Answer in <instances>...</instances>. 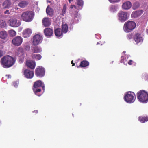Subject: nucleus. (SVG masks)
<instances>
[{
  "mask_svg": "<svg viewBox=\"0 0 148 148\" xmlns=\"http://www.w3.org/2000/svg\"><path fill=\"white\" fill-rule=\"evenodd\" d=\"M127 59L125 58V59H124V57L122 56L121 57V62L127 65Z\"/></svg>",
  "mask_w": 148,
  "mask_h": 148,
  "instance_id": "obj_36",
  "label": "nucleus"
},
{
  "mask_svg": "<svg viewBox=\"0 0 148 148\" xmlns=\"http://www.w3.org/2000/svg\"><path fill=\"white\" fill-rule=\"evenodd\" d=\"M133 36L132 34H129V35H128L127 38L129 39H131L132 38Z\"/></svg>",
  "mask_w": 148,
  "mask_h": 148,
  "instance_id": "obj_41",
  "label": "nucleus"
},
{
  "mask_svg": "<svg viewBox=\"0 0 148 148\" xmlns=\"http://www.w3.org/2000/svg\"><path fill=\"white\" fill-rule=\"evenodd\" d=\"M143 12L142 10H137L133 12L131 14L132 18H136L140 16L143 13Z\"/></svg>",
  "mask_w": 148,
  "mask_h": 148,
  "instance_id": "obj_18",
  "label": "nucleus"
},
{
  "mask_svg": "<svg viewBox=\"0 0 148 148\" xmlns=\"http://www.w3.org/2000/svg\"><path fill=\"white\" fill-rule=\"evenodd\" d=\"M62 28L63 33H66L68 31V27L66 24H63L62 25Z\"/></svg>",
  "mask_w": 148,
  "mask_h": 148,
  "instance_id": "obj_28",
  "label": "nucleus"
},
{
  "mask_svg": "<svg viewBox=\"0 0 148 148\" xmlns=\"http://www.w3.org/2000/svg\"><path fill=\"white\" fill-rule=\"evenodd\" d=\"M71 63L73 64L72 66H73L75 65V64L73 63V60L71 61Z\"/></svg>",
  "mask_w": 148,
  "mask_h": 148,
  "instance_id": "obj_48",
  "label": "nucleus"
},
{
  "mask_svg": "<svg viewBox=\"0 0 148 148\" xmlns=\"http://www.w3.org/2000/svg\"><path fill=\"white\" fill-rule=\"evenodd\" d=\"M24 50L22 48L19 47L18 49L17 52L18 56L23 58L24 56Z\"/></svg>",
  "mask_w": 148,
  "mask_h": 148,
  "instance_id": "obj_22",
  "label": "nucleus"
},
{
  "mask_svg": "<svg viewBox=\"0 0 148 148\" xmlns=\"http://www.w3.org/2000/svg\"><path fill=\"white\" fill-rule=\"evenodd\" d=\"M146 32H147V34H148V27L147 28Z\"/></svg>",
  "mask_w": 148,
  "mask_h": 148,
  "instance_id": "obj_49",
  "label": "nucleus"
},
{
  "mask_svg": "<svg viewBox=\"0 0 148 148\" xmlns=\"http://www.w3.org/2000/svg\"><path fill=\"white\" fill-rule=\"evenodd\" d=\"M35 74L37 77H43L45 74V69L41 66L37 67L35 69Z\"/></svg>",
  "mask_w": 148,
  "mask_h": 148,
  "instance_id": "obj_11",
  "label": "nucleus"
},
{
  "mask_svg": "<svg viewBox=\"0 0 148 148\" xmlns=\"http://www.w3.org/2000/svg\"><path fill=\"white\" fill-rule=\"evenodd\" d=\"M110 10L112 12H114L117 11V8L115 5H112L110 8Z\"/></svg>",
  "mask_w": 148,
  "mask_h": 148,
  "instance_id": "obj_33",
  "label": "nucleus"
},
{
  "mask_svg": "<svg viewBox=\"0 0 148 148\" xmlns=\"http://www.w3.org/2000/svg\"><path fill=\"white\" fill-rule=\"evenodd\" d=\"M96 37L97 39L100 38V35L99 34L96 35Z\"/></svg>",
  "mask_w": 148,
  "mask_h": 148,
  "instance_id": "obj_45",
  "label": "nucleus"
},
{
  "mask_svg": "<svg viewBox=\"0 0 148 148\" xmlns=\"http://www.w3.org/2000/svg\"><path fill=\"white\" fill-rule=\"evenodd\" d=\"M132 7V4L129 1H126L123 3L122 5V8L125 10L130 9Z\"/></svg>",
  "mask_w": 148,
  "mask_h": 148,
  "instance_id": "obj_19",
  "label": "nucleus"
},
{
  "mask_svg": "<svg viewBox=\"0 0 148 148\" xmlns=\"http://www.w3.org/2000/svg\"><path fill=\"white\" fill-rule=\"evenodd\" d=\"M32 58L37 60H40L42 58V56L40 54H32Z\"/></svg>",
  "mask_w": 148,
  "mask_h": 148,
  "instance_id": "obj_27",
  "label": "nucleus"
},
{
  "mask_svg": "<svg viewBox=\"0 0 148 148\" xmlns=\"http://www.w3.org/2000/svg\"><path fill=\"white\" fill-rule=\"evenodd\" d=\"M6 25V23L3 20L0 21V27H4Z\"/></svg>",
  "mask_w": 148,
  "mask_h": 148,
  "instance_id": "obj_37",
  "label": "nucleus"
},
{
  "mask_svg": "<svg viewBox=\"0 0 148 148\" xmlns=\"http://www.w3.org/2000/svg\"><path fill=\"white\" fill-rule=\"evenodd\" d=\"M136 98L135 94L132 92H128L125 95L124 99L125 101L128 103H133Z\"/></svg>",
  "mask_w": 148,
  "mask_h": 148,
  "instance_id": "obj_6",
  "label": "nucleus"
},
{
  "mask_svg": "<svg viewBox=\"0 0 148 148\" xmlns=\"http://www.w3.org/2000/svg\"><path fill=\"white\" fill-rule=\"evenodd\" d=\"M44 32L45 36L48 38L50 37L53 33V30L49 28L45 29L44 30Z\"/></svg>",
  "mask_w": 148,
  "mask_h": 148,
  "instance_id": "obj_15",
  "label": "nucleus"
},
{
  "mask_svg": "<svg viewBox=\"0 0 148 148\" xmlns=\"http://www.w3.org/2000/svg\"><path fill=\"white\" fill-rule=\"evenodd\" d=\"M18 83L19 82H18V81L14 82L13 83V85H14V87H15V88H17L18 86Z\"/></svg>",
  "mask_w": 148,
  "mask_h": 148,
  "instance_id": "obj_40",
  "label": "nucleus"
},
{
  "mask_svg": "<svg viewBox=\"0 0 148 148\" xmlns=\"http://www.w3.org/2000/svg\"><path fill=\"white\" fill-rule=\"evenodd\" d=\"M66 5L65 4L63 7V9L62 10V14L63 16L64 15L66 12Z\"/></svg>",
  "mask_w": 148,
  "mask_h": 148,
  "instance_id": "obj_38",
  "label": "nucleus"
},
{
  "mask_svg": "<svg viewBox=\"0 0 148 148\" xmlns=\"http://www.w3.org/2000/svg\"><path fill=\"white\" fill-rule=\"evenodd\" d=\"M32 33V31L30 29L27 28L23 31V35L24 38H27L30 36Z\"/></svg>",
  "mask_w": 148,
  "mask_h": 148,
  "instance_id": "obj_16",
  "label": "nucleus"
},
{
  "mask_svg": "<svg viewBox=\"0 0 148 148\" xmlns=\"http://www.w3.org/2000/svg\"><path fill=\"white\" fill-rule=\"evenodd\" d=\"M8 23L10 26L13 27H18L21 25L20 21H17L15 18L10 19L8 21Z\"/></svg>",
  "mask_w": 148,
  "mask_h": 148,
  "instance_id": "obj_12",
  "label": "nucleus"
},
{
  "mask_svg": "<svg viewBox=\"0 0 148 148\" xmlns=\"http://www.w3.org/2000/svg\"><path fill=\"white\" fill-rule=\"evenodd\" d=\"M136 26V23L133 21H128L125 22L123 26L124 31L128 33L132 31Z\"/></svg>",
  "mask_w": 148,
  "mask_h": 148,
  "instance_id": "obj_5",
  "label": "nucleus"
},
{
  "mask_svg": "<svg viewBox=\"0 0 148 148\" xmlns=\"http://www.w3.org/2000/svg\"><path fill=\"white\" fill-rule=\"evenodd\" d=\"M22 38L19 36H17L14 38L12 40V43L16 46H19L22 43Z\"/></svg>",
  "mask_w": 148,
  "mask_h": 148,
  "instance_id": "obj_13",
  "label": "nucleus"
},
{
  "mask_svg": "<svg viewBox=\"0 0 148 148\" xmlns=\"http://www.w3.org/2000/svg\"><path fill=\"white\" fill-rule=\"evenodd\" d=\"M24 74L26 78L31 79L34 76V73L33 71L27 69L25 70Z\"/></svg>",
  "mask_w": 148,
  "mask_h": 148,
  "instance_id": "obj_14",
  "label": "nucleus"
},
{
  "mask_svg": "<svg viewBox=\"0 0 148 148\" xmlns=\"http://www.w3.org/2000/svg\"><path fill=\"white\" fill-rule=\"evenodd\" d=\"M118 20L121 22H123L127 19V14L126 12L120 11L118 14Z\"/></svg>",
  "mask_w": 148,
  "mask_h": 148,
  "instance_id": "obj_10",
  "label": "nucleus"
},
{
  "mask_svg": "<svg viewBox=\"0 0 148 148\" xmlns=\"http://www.w3.org/2000/svg\"><path fill=\"white\" fill-rule=\"evenodd\" d=\"M144 38L141 34L137 33L133 36V39L137 45L141 44L143 41Z\"/></svg>",
  "mask_w": 148,
  "mask_h": 148,
  "instance_id": "obj_9",
  "label": "nucleus"
},
{
  "mask_svg": "<svg viewBox=\"0 0 148 148\" xmlns=\"http://www.w3.org/2000/svg\"><path fill=\"white\" fill-rule=\"evenodd\" d=\"M89 62L86 61H83L81 62L80 66L82 67H86L89 65Z\"/></svg>",
  "mask_w": 148,
  "mask_h": 148,
  "instance_id": "obj_32",
  "label": "nucleus"
},
{
  "mask_svg": "<svg viewBox=\"0 0 148 148\" xmlns=\"http://www.w3.org/2000/svg\"><path fill=\"white\" fill-rule=\"evenodd\" d=\"M8 36L7 32L5 31L0 32V38L2 39H5Z\"/></svg>",
  "mask_w": 148,
  "mask_h": 148,
  "instance_id": "obj_24",
  "label": "nucleus"
},
{
  "mask_svg": "<svg viewBox=\"0 0 148 148\" xmlns=\"http://www.w3.org/2000/svg\"><path fill=\"white\" fill-rule=\"evenodd\" d=\"M23 61V59H22V60H20V62H21V63H22Z\"/></svg>",
  "mask_w": 148,
  "mask_h": 148,
  "instance_id": "obj_52",
  "label": "nucleus"
},
{
  "mask_svg": "<svg viewBox=\"0 0 148 148\" xmlns=\"http://www.w3.org/2000/svg\"><path fill=\"white\" fill-rule=\"evenodd\" d=\"M28 4V3L27 1H23L20 2L18 4V5L21 8H24Z\"/></svg>",
  "mask_w": 148,
  "mask_h": 148,
  "instance_id": "obj_30",
  "label": "nucleus"
},
{
  "mask_svg": "<svg viewBox=\"0 0 148 148\" xmlns=\"http://www.w3.org/2000/svg\"><path fill=\"white\" fill-rule=\"evenodd\" d=\"M38 112V111L37 110H35L33 112H36V113H37Z\"/></svg>",
  "mask_w": 148,
  "mask_h": 148,
  "instance_id": "obj_51",
  "label": "nucleus"
},
{
  "mask_svg": "<svg viewBox=\"0 0 148 148\" xmlns=\"http://www.w3.org/2000/svg\"><path fill=\"white\" fill-rule=\"evenodd\" d=\"M46 12L47 14L50 16H51L53 13V9L48 6L46 9Z\"/></svg>",
  "mask_w": 148,
  "mask_h": 148,
  "instance_id": "obj_25",
  "label": "nucleus"
},
{
  "mask_svg": "<svg viewBox=\"0 0 148 148\" xmlns=\"http://www.w3.org/2000/svg\"><path fill=\"white\" fill-rule=\"evenodd\" d=\"M23 47L26 51H29L30 49L29 43V42H25L23 44Z\"/></svg>",
  "mask_w": 148,
  "mask_h": 148,
  "instance_id": "obj_29",
  "label": "nucleus"
},
{
  "mask_svg": "<svg viewBox=\"0 0 148 148\" xmlns=\"http://www.w3.org/2000/svg\"><path fill=\"white\" fill-rule=\"evenodd\" d=\"M43 39L41 35L37 34L34 35L33 38L32 43L34 45H36L41 43Z\"/></svg>",
  "mask_w": 148,
  "mask_h": 148,
  "instance_id": "obj_8",
  "label": "nucleus"
},
{
  "mask_svg": "<svg viewBox=\"0 0 148 148\" xmlns=\"http://www.w3.org/2000/svg\"><path fill=\"white\" fill-rule=\"evenodd\" d=\"M133 62V61L131 60H130L129 62H128V63L129 65H131L132 64V62Z\"/></svg>",
  "mask_w": 148,
  "mask_h": 148,
  "instance_id": "obj_46",
  "label": "nucleus"
},
{
  "mask_svg": "<svg viewBox=\"0 0 148 148\" xmlns=\"http://www.w3.org/2000/svg\"><path fill=\"white\" fill-rule=\"evenodd\" d=\"M77 4L78 6V8L75 5H71L70 6V8L71 9H74V12H75L74 14L75 15L74 19L75 23L78 22L79 19L80 17L79 15L78 14V12L82 7L83 5V2L82 0H77Z\"/></svg>",
  "mask_w": 148,
  "mask_h": 148,
  "instance_id": "obj_2",
  "label": "nucleus"
},
{
  "mask_svg": "<svg viewBox=\"0 0 148 148\" xmlns=\"http://www.w3.org/2000/svg\"><path fill=\"white\" fill-rule=\"evenodd\" d=\"M34 16V13L31 11L24 12L22 13L21 15L23 20L27 22L31 21L33 19Z\"/></svg>",
  "mask_w": 148,
  "mask_h": 148,
  "instance_id": "obj_7",
  "label": "nucleus"
},
{
  "mask_svg": "<svg viewBox=\"0 0 148 148\" xmlns=\"http://www.w3.org/2000/svg\"><path fill=\"white\" fill-rule=\"evenodd\" d=\"M11 4V2L8 0L5 1L3 4V8H8Z\"/></svg>",
  "mask_w": 148,
  "mask_h": 148,
  "instance_id": "obj_26",
  "label": "nucleus"
},
{
  "mask_svg": "<svg viewBox=\"0 0 148 148\" xmlns=\"http://www.w3.org/2000/svg\"><path fill=\"white\" fill-rule=\"evenodd\" d=\"M32 50L34 53H40L42 51L41 47L37 46L32 47Z\"/></svg>",
  "mask_w": 148,
  "mask_h": 148,
  "instance_id": "obj_20",
  "label": "nucleus"
},
{
  "mask_svg": "<svg viewBox=\"0 0 148 148\" xmlns=\"http://www.w3.org/2000/svg\"><path fill=\"white\" fill-rule=\"evenodd\" d=\"M139 120L142 123H144L148 121V117H140Z\"/></svg>",
  "mask_w": 148,
  "mask_h": 148,
  "instance_id": "obj_31",
  "label": "nucleus"
},
{
  "mask_svg": "<svg viewBox=\"0 0 148 148\" xmlns=\"http://www.w3.org/2000/svg\"><path fill=\"white\" fill-rule=\"evenodd\" d=\"M140 5V3L138 2H135L133 4L132 8L134 10H135Z\"/></svg>",
  "mask_w": 148,
  "mask_h": 148,
  "instance_id": "obj_35",
  "label": "nucleus"
},
{
  "mask_svg": "<svg viewBox=\"0 0 148 148\" xmlns=\"http://www.w3.org/2000/svg\"><path fill=\"white\" fill-rule=\"evenodd\" d=\"M99 44V43L98 42L97 43V45H98V44Z\"/></svg>",
  "mask_w": 148,
  "mask_h": 148,
  "instance_id": "obj_54",
  "label": "nucleus"
},
{
  "mask_svg": "<svg viewBox=\"0 0 148 148\" xmlns=\"http://www.w3.org/2000/svg\"><path fill=\"white\" fill-rule=\"evenodd\" d=\"M110 2L112 3H115L119 2L120 0H108Z\"/></svg>",
  "mask_w": 148,
  "mask_h": 148,
  "instance_id": "obj_39",
  "label": "nucleus"
},
{
  "mask_svg": "<svg viewBox=\"0 0 148 148\" xmlns=\"http://www.w3.org/2000/svg\"><path fill=\"white\" fill-rule=\"evenodd\" d=\"M69 0V3H71V2H72L73 1V0Z\"/></svg>",
  "mask_w": 148,
  "mask_h": 148,
  "instance_id": "obj_50",
  "label": "nucleus"
},
{
  "mask_svg": "<svg viewBox=\"0 0 148 148\" xmlns=\"http://www.w3.org/2000/svg\"><path fill=\"white\" fill-rule=\"evenodd\" d=\"M3 55V52L2 51L0 50V58Z\"/></svg>",
  "mask_w": 148,
  "mask_h": 148,
  "instance_id": "obj_44",
  "label": "nucleus"
},
{
  "mask_svg": "<svg viewBox=\"0 0 148 148\" xmlns=\"http://www.w3.org/2000/svg\"><path fill=\"white\" fill-rule=\"evenodd\" d=\"M40 87L42 88L44 91L45 89V86L44 84L42 82L39 80L34 82L33 90L35 94L38 96L41 95V94H39V93L40 92L41 90Z\"/></svg>",
  "mask_w": 148,
  "mask_h": 148,
  "instance_id": "obj_3",
  "label": "nucleus"
},
{
  "mask_svg": "<svg viewBox=\"0 0 148 148\" xmlns=\"http://www.w3.org/2000/svg\"><path fill=\"white\" fill-rule=\"evenodd\" d=\"M16 61L15 58L7 55L3 57L1 61L2 66L5 68H8L14 65Z\"/></svg>",
  "mask_w": 148,
  "mask_h": 148,
  "instance_id": "obj_1",
  "label": "nucleus"
},
{
  "mask_svg": "<svg viewBox=\"0 0 148 148\" xmlns=\"http://www.w3.org/2000/svg\"><path fill=\"white\" fill-rule=\"evenodd\" d=\"M6 76L8 78H11V76L10 75H6Z\"/></svg>",
  "mask_w": 148,
  "mask_h": 148,
  "instance_id": "obj_47",
  "label": "nucleus"
},
{
  "mask_svg": "<svg viewBox=\"0 0 148 148\" xmlns=\"http://www.w3.org/2000/svg\"><path fill=\"white\" fill-rule=\"evenodd\" d=\"M4 13L5 14H10V12L8 10H7L6 11L4 12Z\"/></svg>",
  "mask_w": 148,
  "mask_h": 148,
  "instance_id": "obj_43",
  "label": "nucleus"
},
{
  "mask_svg": "<svg viewBox=\"0 0 148 148\" xmlns=\"http://www.w3.org/2000/svg\"><path fill=\"white\" fill-rule=\"evenodd\" d=\"M26 64L27 66L31 69H34L36 66V63L34 61L28 60L26 62Z\"/></svg>",
  "mask_w": 148,
  "mask_h": 148,
  "instance_id": "obj_17",
  "label": "nucleus"
},
{
  "mask_svg": "<svg viewBox=\"0 0 148 148\" xmlns=\"http://www.w3.org/2000/svg\"><path fill=\"white\" fill-rule=\"evenodd\" d=\"M42 23L45 27H48L51 24L49 19L47 18H44L42 21Z\"/></svg>",
  "mask_w": 148,
  "mask_h": 148,
  "instance_id": "obj_23",
  "label": "nucleus"
},
{
  "mask_svg": "<svg viewBox=\"0 0 148 148\" xmlns=\"http://www.w3.org/2000/svg\"><path fill=\"white\" fill-rule=\"evenodd\" d=\"M123 53H125V51H124L123 52Z\"/></svg>",
  "mask_w": 148,
  "mask_h": 148,
  "instance_id": "obj_53",
  "label": "nucleus"
},
{
  "mask_svg": "<svg viewBox=\"0 0 148 148\" xmlns=\"http://www.w3.org/2000/svg\"><path fill=\"white\" fill-rule=\"evenodd\" d=\"M139 101L143 103H147L148 102V93L144 90H141L137 94Z\"/></svg>",
  "mask_w": 148,
  "mask_h": 148,
  "instance_id": "obj_4",
  "label": "nucleus"
},
{
  "mask_svg": "<svg viewBox=\"0 0 148 148\" xmlns=\"http://www.w3.org/2000/svg\"><path fill=\"white\" fill-rule=\"evenodd\" d=\"M144 77L146 80H148V74H145L144 75Z\"/></svg>",
  "mask_w": 148,
  "mask_h": 148,
  "instance_id": "obj_42",
  "label": "nucleus"
},
{
  "mask_svg": "<svg viewBox=\"0 0 148 148\" xmlns=\"http://www.w3.org/2000/svg\"><path fill=\"white\" fill-rule=\"evenodd\" d=\"M9 34L12 36H14L16 34V32L13 30H10L8 31Z\"/></svg>",
  "mask_w": 148,
  "mask_h": 148,
  "instance_id": "obj_34",
  "label": "nucleus"
},
{
  "mask_svg": "<svg viewBox=\"0 0 148 148\" xmlns=\"http://www.w3.org/2000/svg\"><path fill=\"white\" fill-rule=\"evenodd\" d=\"M55 35L59 38H61L62 37V32L60 28H57L55 30Z\"/></svg>",
  "mask_w": 148,
  "mask_h": 148,
  "instance_id": "obj_21",
  "label": "nucleus"
}]
</instances>
